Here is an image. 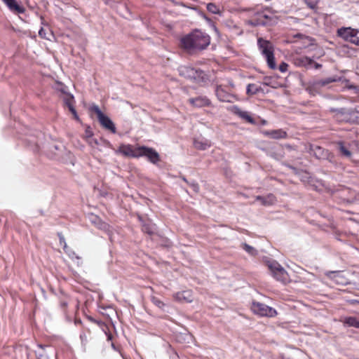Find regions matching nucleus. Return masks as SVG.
Here are the masks:
<instances>
[{"instance_id":"obj_1","label":"nucleus","mask_w":359,"mask_h":359,"mask_svg":"<svg viewBox=\"0 0 359 359\" xmlns=\"http://www.w3.org/2000/svg\"><path fill=\"white\" fill-rule=\"evenodd\" d=\"M210 41V36L199 30H195L181 39L182 46L189 52L205 48Z\"/></svg>"},{"instance_id":"obj_2","label":"nucleus","mask_w":359,"mask_h":359,"mask_svg":"<svg viewBox=\"0 0 359 359\" xmlns=\"http://www.w3.org/2000/svg\"><path fill=\"white\" fill-rule=\"evenodd\" d=\"M257 47L262 55L265 57L269 67L271 69H275L276 64L273 54L274 47L272 43L269 40L259 37L257 39Z\"/></svg>"},{"instance_id":"obj_3","label":"nucleus","mask_w":359,"mask_h":359,"mask_svg":"<svg viewBox=\"0 0 359 359\" xmlns=\"http://www.w3.org/2000/svg\"><path fill=\"white\" fill-rule=\"evenodd\" d=\"M178 70L181 76L198 83H205L208 80L207 74L201 70L187 66H182Z\"/></svg>"},{"instance_id":"obj_4","label":"nucleus","mask_w":359,"mask_h":359,"mask_svg":"<svg viewBox=\"0 0 359 359\" xmlns=\"http://www.w3.org/2000/svg\"><path fill=\"white\" fill-rule=\"evenodd\" d=\"M276 22L275 15L269 11L257 12L251 20V24L254 26L272 25Z\"/></svg>"},{"instance_id":"obj_5","label":"nucleus","mask_w":359,"mask_h":359,"mask_svg":"<svg viewBox=\"0 0 359 359\" xmlns=\"http://www.w3.org/2000/svg\"><path fill=\"white\" fill-rule=\"evenodd\" d=\"M267 266L271 271L272 276L278 281L283 283L288 280V274L285 269L276 261L270 260L267 262Z\"/></svg>"},{"instance_id":"obj_6","label":"nucleus","mask_w":359,"mask_h":359,"mask_svg":"<svg viewBox=\"0 0 359 359\" xmlns=\"http://www.w3.org/2000/svg\"><path fill=\"white\" fill-rule=\"evenodd\" d=\"M337 34L344 40L359 46V30L351 27H341L337 30Z\"/></svg>"},{"instance_id":"obj_7","label":"nucleus","mask_w":359,"mask_h":359,"mask_svg":"<svg viewBox=\"0 0 359 359\" xmlns=\"http://www.w3.org/2000/svg\"><path fill=\"white\" fill-rule=\"evenodd\" d=\"M251 309L255 313L261 316L274 317L277 314L275 309L260 302H252Z\"/></svg>"},{"instance_id":"obj_8","label":"nucleus","mask_w":359,"mask_h":359,"mask_svg":"<svg viewBox=\"0 0 359 359\" xmlns=\"http://www.w3.org/2000/svg\"><path fill=\"white\" fill-rule=\"evenodd\" d=\"M139 157L145 156L153 164H156L160 161L158 153L153 148L145 146L139 147V153L137 154Z\"/></svg>"},{"instance_id":"obj_9","label":"nucleus","mask_w":359,"mask_h":359,"mask_svg":"<svg viewBox=\"0 0 359 359\" xmlns=\"http://www.w3.org/2000/svg\"><path fill=\"white\" fill-rule=\"evenodd\" d=\"M229 87L226 86H218L215 89L217 98L222 102H233L235 96L228 91Z\"/></svg>"},{"instance_id":"obj_10","label":"nucleus","mask_w":359,"mask_h":359,"mask_svg":"<svg viewBox=\"0 0 359 359\" xmlns=\"http://www.w3.org/2000/svg\"><path fill=\"white\" fill-rule=\"evenodd\" d=\"M97 119L100 123V125L105 128L106 130H109L112 133H116V129L115 127L114 123L111 120L110 118H109L106 114H97Z\"/></svg>"},{"instance_id":"obj_11","label":"nucleus","mask_w":359,"mask_h":359,"mask_svg":"<svg viewBox=\"0 0 359 359\" xmlns=\"http://www.w3.org/2000/svg\"><path fill=\"white\" fill-rule=\"evenodd\" d=\"M189 103L195 108H202L208 107L210 104V101L205 96H198L189 100Z\"/></svg>"},{"instance_id":"obj_12","label":"nucleus","mask_w":359,"mask_h":359,"mask_svg":"<svg viewBox=\"0 0 359 359\" xmlns=\"http://www.w3.org/2000/svg\"><path fill=\"white\" fill-rule=\"evenodd\" d=\"M118 151L126 156H132L139 158L137 154L139 153V147L133 149L130 145H121L118 149Z\"/></svg>"},{"instance_id":"obj_13","label":"nucleus","mask_w":359,"mask_h":359,"mask_svg":"<svg viewBox=\"0 0 359 359\" xmlns=\"http://www.w3.org/2000/svg\"><path fill=\"white\" fill-rule=\"evenodd\" d=\"M294 65L298 67H304L306 68H311L313 63L311 58L306 56H299L294 59Z\"/></svg>"},{"instance_id":"obj_14","label":"nucleus","mask_w":359,"mask_h":359,"mask_svg":"<svg viewBox=\"0 0 359 359\" xmlns=\"http://www.w3.org/2000/svg\"><path fill=\"white\" fill-rule=\"evenodd\" d=\"M242 119L245 120L248 123L252 125H265L266 121L264 119H261L259 117L253 118L249 114H237Z\"/></svg>"},{"instance_id":"obj_15","label":"nucleus","mask_w":359,"mask_h":359,"mask_svg":"<svg viewBox=\"0 0 359 359\" xmlns=\"http://www.w3.org/2000/svg\"><path fill=\"white\" fill-rule=\"evenodd\" d=\"M62 101L64 104L67 107L70 112L74 113L76 110L74 107V96L69 93H65L62 96Z\"/></svg>"},{"instance_id":"obj_16","label":"nucleus","mask_w":359,"mask_h":359,"mask_svg":"<svg viewBox=\"0 0 359 359\" xmlns=\"http://www.w3.org/2000/svg\"><path fill=\"white\" fill-rule=\"evenodd\" d=\"M310 152L318 159L325 158L327 156V151L319 146H311Z\"/></svg>"},{"instance_id":"obj_17","label":"nucleus","mask_w":359,"mask_h":359,"mask_svg":"<svg viewBox=\"0 0 359 359\" xmlns=\"http://www.w3.org/2000/svg\"><path fill=\"white\" fill-rule=\"evenodd\" d=\"M175 298L176 300L179 302H192V295L191 292L189 290H185L182 292H177L175 294Z\"/></svg>"},{"instance_id":"obj_18","label":"nucleus","mask_w":359,"mask_h":359,"mask_svg":"<svg viewBox=\"0 0 359 359\" xmlns=\"http://www.w3.org/2000/svg\"><path fill=\"white\" fill-rule=\"evenodd\" d=\"M8 8L15 13H22L24 8L16 3V0H2Z\"/></svg>"},{"instance_id":"obj_19","label":"nucleus","mask_w":359,"mask_h":359,"mask_svg":"<svg viewBox=\"0 0 359 359\" xmlns=\"http://www.w3.org/2000/svg\"><path fill=\"white\" fill-rule=\"evenodd\" d=\"M265 135L276 140L285 139L287 137V133L282 129L269 130L265 132Z\"/></svg>"},{"instance_id":"obj_20","label":"nucleus","mask_w":359,"mask_h":359,"mask_svg":"<svg viewBox=\"0 0 359 359\" xmlns=\"http://www.w3.org/2000/svg\"><path fill=\"white\" fill-rule=\"evenodd\" d=\"M194 147L201 150H205L207 148L210 147L211 144L210 142L206 139H195L194 141Z\"/></svg>"},{"instance_id":"obj_21","label":"nucleus","mask_w":359,"mask_h":359,"mask_svg":"<svg viewBox=\"0 0 359 359\" xmlns=\"http://www.w3.org/2000/svg\"><path fill=\"white\" fill-rule=\"evenodd\" d=\"M246 92L248 95H256L259 92H263V90H262L260 86L256 83H251L248 85Z\"/></svg>"},{"instance_id":"obj_22","label":"nucleus","mask_w":359,"mask_h":359,"mask_svg":"<svg viewBox=\"0 0 359 359\" xmlns=\"http://www.w3.org/2000/svg\"><path fill=\"white\" fill-rule=\"evenodd\" d=\"M33 138L29 140V142L32 144H34L36 146H39L42 143V140L44 138V134L41 132L36 131V134L33 135Z\"/></svg>"},{"instance_id":"obj_23","label":"nucleus","mask_w":359,"mask_h":359,"mask_svg":"<svg viewBox=\"0 0 359 359\" xmlns=\"http://www.w3.org/2000/svg\"><path fill=\"white\" fill-rule=\"evenodd\" d=\"M156 230V228L155 224H151L150 222H148V223L144 222L142 224V231L144 233H147L149 235H152V234L155 233Z\"/></svg>"},{"instance_id":"obj_24","label":"nucleus","mask_w":359,"mask_h":359,"mask_svg":"<svg viewBox=\"0 0 359 359\" xmlns=\"http://www.w3.org/2000/svg\"><path fill=\"white\" fill-rule=\"evenodd\" d=\"M289 168L294 172V173L299 176L302 181L307 182L309 178V173L304 171H299L296 168L291 165H290Z\"/></svg>"},{"instance_id":"obj_25","label":"nucleus","mask_w":359,"mask_h":359,"mask_svg":"<svg viewBox=\"0 0 359 359\" xmlns=\"http://www.w3.org/2000/svg\"><path fill=\"white\" fill-rule=\"evenodd\" d=\"M344 323L350 326L359 328V320L355 317H348L344 319Z\"/></svg>"},{"instance_id":"obj_26","label":"nucleus","mask_w":359,"mask_h":359,"mask_svg":"<svg viewBox=\"0 0 359 359\" xmlns=\"http://www.w3.org/2000/svg\"><path fill=\"white\" fill-rule=\"evenodd\" d=\"M63 249L65 250V252L68 255V256L72 259H77L78 260V263L79 262V261L81 260V257L79 256H78L74 251H73L71 248H69L67 245V243H65V245L63 246Z\"/></svg>"},{"instance_id":"obj_27","label":"nucleus","mask_w":359,"mask_h":359,"mask_svg":"<svg viewBox=\"0 0 359 359\" xmlns=\"http://www.w3.org/2000/svg\"><path fill=\"white\" fill-rule=\"evenodd\" d=\"M339 151L345 156L346 157H351V152L345 147L343 142H339L337 143Z\"/></svg>"},{"instance_id":"obj_28","label":"nucleus","mask_w":359,"mask_h":359,"mask_svg":"<svg viewBox=\"0 0 359 359\" xmlns=\"http://www.w3.org/2000/svg\"><path fill=\"white\" fill-rule=\"evenodd\" d=\"M37 359H48L47 354L45 353L44 347L42 345H38V350L35 351Z\"/></svg>"},{"instance_id":"obj_29","label":"nucleus","mask_w":359,"mask_h":359,"mask_svg":"<svg viewBox=\"0 0 359 359\" xmlns=\"http://www.w3.org/2000/svg\"><path fill=\"white\" fill-rule=\"evenodd\" d=\"M257 201H259L261 202V203L264 205H269L273 203V196H269L267 198H264L262 196H257Z\"/></svg>"},{"instance_id":"obj_30","label":"nucleus","mask_w":359,"mask_h":359,"mask_svg":"<svg viewBox=\"0 0 359 359\" xmlns=\"http://www.w3.org/2000/svg\"><path fill=\"white\" fill-rule=\"evenodd\" d=\"M207 10L213 14H219L220 13V9L219 6H217L216 4L213 3H209L207 4Z\"/></svg>"},{"instance_id":"obj_31","label":"nucleus","mask_w":359,"mask_h":359,"mask_svg":"<svg viewBox=\"0 0 359 359\" xmlns=\"http://www.w3.org/2000/svg\"><path fill=\"white\" fill-rule=\"evenodd\" d=\"M351 114H336V118L339 121H345V122H350L351 118L349 116H351Z\"/></svg>"},{"instance_id":"obj_32","label":"nucleus","mask_w":359,"mask_h":359,"mask_svg":"<svg viewBox=\"0 0 359 359\" xmlns=\"http://www.w3.org/2000/svg\"><path fill=\"white\" fill-rule=\"evenodd\" d=\"M243 249L247 252L250 255H257V250L252 246L249 245L247 243H243L242 244Z\"/></svg>"},{"instance_id":"obj_33","label":"nucleus","mask_w":359,"mask_h":359,"mask_svg":"<svg viewBox=\"0 0 359 359\" xmlns=\"http://www.w3.org/2000/svg\"><path fill=\"white\" fill-rule=\"evenodd\" d=\"M334 81H336L335 79L327 78V79H325L318 81H316L315 83V84L317 86H324L325 85H327V84H329L330 83H332V82H334Z\"/></svg>"},{"instance_id":"obj_34","label":"nucleus","mask_w":359,"mask_h":359,"mask_svg":"<svg viewBox=\"0 0 359 359\" xmlns=\"http://www.w3.org/2000/svg\"><path fill=\"white\" fill-rule=\"evenodd\" d=\"M93 130H92L91 128L89 126H88L85 130V137L86 138V140L89 138L93 137Z\"/></svg>"},{"instance_id":"obj_35","label":"nucleus","mask_w":359,"mask_h":359,"mask_svg":"<svg viewBox=\"0 0 359 359\" xmlns=\"http://www.w3.org/2000/svg\"><path fill=\"white\" fill-rule=\"evenodd\" d=\"M88 110L90 111V112H96V113L102 112V111L100 109L99 107L95 104H92L89 107Z\"/></svg>"},{"instance_id":"obj_36","label":"nucleus","mask_w":359,"mask_h":359,"mask_svg":"<svg viewBox=\"0 0 359 359\" xmlns=\"http://www.w3.org/2000/svg\"><path fill=\"white\" fill-rule=\"evenodd\" d=\"M226 109L228 110L231 111V112H235V113L242 112L236 105L232 104L227 106Z\"/></svg>"},{"instance_id":"obj_37","label":"nucleus","mask_w":359,"mask_h":359,"mask_svg":"<svg viewBox=\"0 0 359 359\" xmlns=\"http://www.w3.org/2000/svg\"><path fill=\"white\" fill-rule=\"evenodd\" d=\"M305 2L311 8H314L317 5L318 0H305Z\"/></svg>"},{"instance_id":"obj_38","label":"nucleus","mask_w":359,"mask_h":359,"mask_svg":"<svg viewBox=\"0 0 359 359\" xmlns=\"http://www.w3.org/2000/svg\"><path fill=\"white\" fill-rule=\"evenodd\" d=\"M339 275V272L338 271H329L327 273V276L331 278H337Z\"/></svg>"},{"instance_id":"obj_39","label":"nucleus","mask_w":359,"mask_h":359,"mask_svg":"<svg viewBox=\"0 0 359 359\" xmlns=\"http://www.w3.org/2000/svg\"><path fill=\"white\" fill-rule=\"evenodd\" d=\"M287 67H288L287 64H286L285 62H282L279 66V70L281 72H285L287 70Z\"/></svg>"},{"instance_id":"obj_40","label":"nucleus","mask_w":359,"mask_h":359,"mask_svg":"<svg viewBox=\"0 0 359 359\" xmlns=\"http://www.w3.org/2000/svg\"><path fill=\"white\" fill-rule=\"evenodd\" d=\"M87 142H88V144L91 146H94V145H98L99 144V142L97 139H93V138H89L87 140Z\"/></svg>"},{"instance_id":"obj_41","label":"nucleus","mask_w":359,"mask_h":359,"mask_svg":"<svg viewBox=\"0 0 359 359\" xmlns=\"http://www.w3.org/2000/svg\"><path fill=\"white\" fill-rule=\"evenodd\" d=\"M153 302L159 308H162L164 306V304L161 300L155 297L153 298Z\"/></svg>"},{"instance_id":"obj_42","label":"nucleus","mask_w":359,"mask_h":359,"mask_svg":"<svg viewBox=\"0 0 359 359\" xmlns=\"http://www.w3.org/2000/svg\"><path fill=\"white\" fill-rule=\"evenodd\" d=\"M348 302L351 304V305H353V306H356V305H359V300L358 299H348Z\"/></svg>"},{"instance_id":"obj_43","label":"nucleus","mask_w":359,"mask_h":359,"mask_svg":"<svg viewBox=\"0 0 359 359\" xmlns=\"http://www.w3.org/2000/svg\"><path fill=\"white\" fill-rule=\"evenodd\" d=\"M123 104L125 106L124 109L126 110H130V109H134V108L127 102H123Z\"/></svg>"},{"instance_id":"obj_44","label":"nucleus","mask_w":359,"mask_h":359,"mask_svg":"<svg viewBox=\"0 0 359 359\" xmlns=\"http://www.w3.org/2000/svg\"><path fill=\"white\" fill-rule=\"evenodd\" d=\"M39 34L41 38L47 39L45 30L43 28L40 29V30L39 31Z\"/></svg>"},{"instance_id":"obj_45","label":"nucleus","mask_w":359,"mask_h":359,"mask_svg":"<svg viewBox=\"0 0 359 359\" xmlns=\"http://www.w3.org/2000/svg\"><path fill=\"white\" fill-rule=\"evenodd\" d=\"M59 236H60V243L61 245H63V246L65 245V238L63 236H62L60 234H59Z\"/></svg>"},{"instance_id":"obj_46","label":"nucleus","mask_w":359,"mask_h":359,"mask_svg":"<svg viewBox=\"0 0 359 359\" xmlns=\"http://www.w3.org/2000/svg\"><path fill=\"white\" fill-rule=\"evenodd\" d=\"M192 187H193V189L195 191H198V185L197 184H192Z\"/></svg>"},{"instance_id":"obj_47","label":"nucleus","mask_w":359,"mask_h":359,"mask_svg":"<svg viewBox=\"0 0 359 359\" xmlns=\"http://www.w3.org/2000/svg\"><path fill=\"white\" fill-rule=\"evenodd\" d=\"M72 115H73V118L75 120H76L78 121H80V118H79V116L78 114H72Z\"/></svg>"},{"instance_id":"obj_48","label":"nucleus","mask_w":359,"mask_h":359,"mask_svg":"<svg viewBox=\"0 0 359 359\" xmlns=\"http://www.w3.org/2000/svg\"><path fill=\"white\" fill-rule=\"evenodd\" d=\"M313 64L314 65V68L316 69L321 67V65H320L318 63H314L313 62Z\"/></svg>"},{"instance_id":"obj_49","label":"nucleus","mask_w":359,"mask_h":359,"mask_svg":"<svg viewBox=\"0 0 359 359\" xmlns=\"http://www.w3.org/2000/svg\"><path fill=\"white\" fill-rule=\"evenodd\" d=\"M111 347H112L114 350H116V346H115L114 344H113V343L111 344Z\"/></svg>"},{"instance_id":"obj_50","label":"nucleus","mask_w":359,"mask_h":359,"mask_svg":"<svg viewBox=\"0 0 359 359\" xmlns=\"http://www.w3.org/2000/svg\"><path fill=\"white\" fill-rule=\"evenodd\" d=\"M333 112H337V113H339L341 112L340 111H338L337 109L334 110Z\"/></svg>"}]
</instances>
